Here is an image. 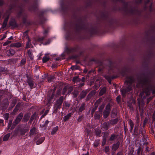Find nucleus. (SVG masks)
<instances>
[{"mask_svg":"<svg viewBox=\"0 0 155 155\" xmlns=\"http://www.w3.org/2000/svg\"><path fill=\"white\" fill-rule=\"evenodd\" d=\"M137 86L138 87H142L143 93H145L147 96L150 94L151 91H152L153 94H155V87L150 83L146 76L138 78Z\"/></svg>","mask_w":155,"mask_h":155,"instance_id":"obj_1","label":"nucleus"},{"mask_svg":"<svg viewBox=\"0 0 155 155\" xmlns=\"http://www.w3.org/2000/svg\"><path fill=\"white\" fill-rule=\"evenodd\" d=\"M134 81V79L133 77L130 76L127 78L125 82L128 85V86L125 88L120 90L121 92V94L123 97H124L126 94L130 92L131 90V84Z\"/></svg>","mask_w":155,"mask_h":155,"instance_id":"obj_2","label":"nucleus"},{"mask_svg":"<svg viewBox=\"0 0 155 155\" xmlns=\"http://www.w3.org/2000/svg\"><path fill=\"white\" fill-rule=\"evenodd\" d=\"M64 97L61 96L58 99H57L54 105V111L57 112L58 109L61 107V105L63 102Z\"/></svg>","mask_w":155,"mask_h":155,"instance_id":"obj_3","label":"nucleus"},{"mask_svg":"<svg viewBox=\"0 0 155 155\" xmlns=\"http://www.w3.org/2000/svg\"><path fill=\"white\" fill-rule=\"evenodd\" d=\"M110 111V105L109 104L106 106L105 110L103 112V115L104 118H106L109 116Z\"/></svg>","mask_w":155,"mask_h":155,"instance_id":"obj_4","label":"nucleus"},{"mask_svg":"<svg viewBox=\"0 0 155 155\" xmlns=\"http://www.w3.org/2000/svg\"><path fill=\"white\" fill-rule=\"evenodd\" d=\"M23 116V114L21 112L17 117L15 120L14 121L13 125L14 126L18 124L21 120Z\"/></svg>","mask_w":155,"mask_h":155,"instance_id":"obj_5","label":"nucleus"},{"mask_svg":"<svg viewBox=\"0 0 155 155\" xmlns=\"http://www.w3.org/2000/svg\"><path fill=\"white\" fill-rule=\"evenodd\" d=\"M110 125V124L109 122H105L101 124V128L106 130L109 129Z\"/></svg>","mask_w":155,"mask_h":155,"instance_id":"obj_6","label":"nucleus"},{"mask_svg":"<svg viewBox=\"0 0 155 155\" xmlns=\"http://www.w3.org/2000/svg\"><path fill=\"white\" fill-rule=\"evenodd\" d=\"M85 108V104L84 103H83L82 104H80V107L78 108V109H77L76 110L78 113H79L82 112Z\"/></svg>","mask_w":155,"mask_h":155,"instance_id":"obj_7","label":"nucleus"},{"mask_svg":"<svg viewBox=\"0 0 155 155\" xmlns=\"http://www.w3.org/2000/svg\"><path fill=\"white\" fill-rule=\"evenodd\" d=\"M15 52V51L13 49H10L6 51V54L7 56H12L14 54Z\"/></svg>","mask_w":155,"mask_h":155,"instance_id":"obj_8","label":"nucleus"},{"mask_svg":"<svg viewBox=\"0 0 155 155\" xmlns=\"http://www.w3.org/2000/svg\"><path fill=\"white\" fill-rule=\"evenodd\" d=\"M30 115V113H28L24 115L22 120L24 122H27L28 120Z\"/></svg>","mask_w":155,"mask_h":155,"instance_id":"obj_9","label":"nucleus"},{"mask_svg":"<svg viewBox=\"0 0 155 155\" xmlns=\"http://www.w3.org/2000/svg\"><path fill=\"white\" fill-rule=\"evenodd\" d=\"M87 91L86 90H84L81 92L79 95V97L80 99H81L84 98L87 94Z\"/></svg>","mask_w":155,"mask_h":155,"instance_id":"obj_10","label":"nucleus"},{"mask_svg":"<svg viewBox=\"0 0 155 155\" xmlns=\"http://www.w3.org/2000/svg\"><path fill=\"white\" fill-rule=\"evenodd\" d=\"M100 91L99 93V95L101 96L105 94L106 92V88L105 87L100 88Z\"/></svg>","mask_w":155,"mask_h":155,"instance_id":"obj_11","label":"nucleus"},{"mask_svg":"<svg viewBox=\"0 0 155 155\" xmlns=\"http://www.w3.org/2000/svg\"><path fill=\"white\" fill-rule=\"evenodd\" d=\"M28 85L32 89L34 85V81L30 78L28 79L27 82Z\"/></svg>","mask_w":155,"mask_h":155,"instance_id":"obj_12","label":"nucleus"},{"mask_svg":"<svg viewBox=\"0 0 155 155\" xmlns=\"http://www.w3.org/2000/svg\"><path fill=\"white\" fill-rule=\"evenodd\" d=\"M9 18V15H8L5 18L3 23L2 27L3 28H5L7 25V22Z\"/></svg>","mask_w":155,"mask_h":155,"instance_id":"obj_13","label":"nucleus"},{"mask_svg":"<svg viewBox=\"0 0 155 155\" xmlns=\"http://www.w3.org/2000/svg\"><path fill=\"white\" fill-rule=\"evenodd\" d=\"M118 136L117 134H113L111 135L110 138L109 140L110 141H113L117 139Z\"/></svg>","mask_w":155,"mask_h":155,"instance_id":"obj_14","label":"nucleus"},{"mask_svg":"<svg viewBox=\"0 0 155 155\" xmlns=\"http://www.w3.org/2000/svg\"><path fill=\"white\" fill-rule=\"evenodd\" d=\"M95 93L96 91H92L89 93L87 97V100L90 99L95 94Z\"/></svg>","mask_w":155,"mask_h":155,"instance_id":"obj_15","label":"nucleus"},{"mask_svg":"<svg viewBox=\"0 0 155 155\" xmlns=\"http://www.w3.org/2000/svg\"><path fill=\"white\" fill-rule=\"evenodd\" d=\"M120 145V142L118 141L116 143L114 144L112 147V149L114 150H116L119 147Z\"/></svg>","mask_w":155,"mask_h":155,"instance_id":"obj_16","label":"nucleus"},{"mask_svg":"<svg viewBox=\"0 0 155 155\" xmlns=\"http://www.w3.org/2000/svg\"><path fill=\"white\" fill-rule=\"evenodd\" d=\"M0 71L1 74H4L8 72V71L5 68L1 67H0Z\"/></svg>","mask_w":155,"mask_h":155,"instance_id":"obj_17","label":"nucleus"},{"mask_svg":"<svg viewBox=\"0 0 155 155\" xmlns=\"http://www.w3.org/2000/svg\"><path fill=\"white\" fill-rule=\"evenodd\" d=\"M37 132V128L35 127H33L31 129L30 131V135H33L34 134Z\"/></svg>","mask_w":155,"mask_h":155,"instance_id":"obj_18","label":"nucleus"},{"mask_svg":"<svg viewBox=\"0 0 155 155\" xmlns=\"http://www.w3.org/2000/svg\"><path fill=\"white\" fill-rule=\"evenodd\" d=\"M143 149L141 147H139L137 150V155H143Z\"/></svg>","mask_w":155,"mask_h":155,"instance_id":"obj_19","label":"nucleus"},{"mask_svg":"<svg viewBox=\"0 0 155 155\" xmlns=\"http://www.w3.org/2000/svg\"><path fill=\"white\" fill-rule=\"evenodd\" d=\"M145 131L144 130V127H141L139 130V134H141L144 137L145 135Z\"/></svg>","mask_w":155,"mask_h":155,"instance_id":"obj_20","label":"nucleus"},{"mask_svg":"<svg viewBox=\"0 0 155 155\" xmlns=\"http://www.w3.org/2000/svg\"><path fill=\"white\" fill-rule=\"evenodd\" d=\"M45 137H42L39 139L36 142L37 145H39L41 143L45 140Z\"/></svg>","mask_w":155,"mask_h":155,"instance_id":"obj_21","label":"nucleus"},{"mask_svg":"<svg viewBox=\"0 0 155 155\" xmlns=\"http://www.w3.org/2000/svg\"><path fill=\"white\" fill-rule=\"evenodd\" d=\"M129 123L130 127V131L131 132L134 127V124L133 121L130 119V120Z\"/></svg>","mask_w":155,"mask_h":155,"instance_id":"obj_22","label":"nucleus"},{"mask_svg":"<svg viewBox=\"0 0 155 155\" xmlns=\"http://www.w3.org/2000/svg\"><path fill=\"white\" fill-rule=\"evenodd\" d=\"M50 58L47 56V55L46 54L43 58L42 61L44 63H46L47 61H48L50 59Z\"/></svg>","mask_w":155,"mask_h":155,"instance_id":"obj_23","label":"nucleus"},{"mask_svg":"<svg viewBox=\"0 0 155 155\" xmlns=\"http://www.w3.org/2000/svg\"><path fill=\"white\" fill-rule=\"evenodd\" d=\"M118 122V119L116 118L110 121V124H114L117 123Z\"/></svg>","mask_w":155,"mask_h":155,"instance_id":"obj_24","label":"nucleus"},{"mask_svg":"<svg viewBox=\"0 0 155 155\" xmlns=\"http://www.w3.org/2000/svg\"><path fill=\"white\" fill-rule=\"evenodd\" d=\"M28 131V130L26 129H22L20 131V134L21 135H24L25 133Z\"/></svg>","mask_w":155,"mask_h":155,"instance_id":"obj_25","label":"nucleus"},{"mask_svg":"<svg viewBox=\"0 0 155 155\" xmlns=\"http://www.w3.org/2000/svg\"><path fill=\"white\" fill-rule=\"evenodd\" d=\"M58 126H56V127H54L53 129L51 131V134L52 135H53V134H55V133L58 130Z\"/></svg>","mask_w":155,"mask_h":155,"instance_id":"obj_26","label":"nucleus"},{"mask_svg":"<svg viewBox=\"0 0 155 155\" xmlns=\"http://www.w3.org/2000/svg\"><path fill=\"white\" fill-rule=\"evenodd\" d=\"M54 77L53 76H50L47 78L48 81L49 82H51L53 81Z\"/></svg>","mask_w":155,"mask_h":155,"instance_id":"obj_27","label":"nucleus"},{"mask_svg":"<svg viewBox=\"0 0 155 155\" xmlns=\"http://www.w3.org/2000/svg\"><path fill=\"white\" fill-rule=\"evenodd\" d=\"M10 136V133H8L7 134L5 135L3 137V141H6L7 140L9 137Z\"/></svg>","mask_w":155,"mask_h":155,"instance_id":"obj_28","label":"nucleus"},{"mask_svg":"<svg viewBox=\"0 0 155 155\" xmlns=\"http://www.w3.org/2000/svg\"><path fill=\"white\" fill-rule=\"evenodd\" d=\"M12 46L17 48H19L21 46V45L20 42H17L12 44Z\"/></svg>","mask_w":155,"mask_h":155,"instance_id":"obj_29","label":"nucleus"},{"mask_svg":"<svg viewBox=\"0 0 155 155\" xmlns=\"http://www.w3.org/2000/svg\"><path fill=\"white\" fill-rule=\"evenodd\" d=\"M71 114L69 113L68 115L65 116L64 117V121H66L68 120L69 118L71 117Z\"/></svg>","mask_w":155,"mask_h":155,"instance_id":"obj_30","label":"nucleus"},{"mask_svg":"<svg viewBox=\"0 0 155 155\" xmlns=\"http://www.w3.org/2000/svg\"><path fill=\"white\" fill-rule=\"evenodd\" d=\"M100 140H96L93 144L94 146L95 147H97L99 144Z\"/></svg>","mask_w":155,"mask_h":155,"instance_id":"obj_31","label":"nucleus"},{"mask_svg":"<svg viewBox=\"0 0 155 155\" xmlns=\"http://www.w3.org/2000/svg\"><path fill=\"white\" fill-rule=\"evenodd\" d=\"M101 116L100 114L96 113L94 115V118L95 120H99L100 119Z\"/></svg>","mask_w":155,"mask_h":155,"instance_id":"obj_32","label":"nucleus"},{"mask_svg":"<svg viewBox=\"0 0 155 155\" xmlns=\"http://www.w3.org/2000/svg\"><path fill=\"white\" fill-rule=\"evenodd\" d=\"M27 37L28 38V41L26 45V48H30L31 46V44L30 43V42L31 41V40L28 36H27Z\"/></svg>","mask_w":155,"mask_h":155,"instance_id":"obj_33","label":"nucleus"},{"mask_svg":"<svg viewBox=\"0 0 155 155\" xmlns=\"http://www.w3.org/2000/svg\"><path fill=\"white\" fill-rule=\"evenodd\" d=\"M9 25L12 27H15L16 25L15 22L14 21H11L9 22Z\"/></svg>","mask_w":155,"mask_h":155,"instance_id":"obj_34","label":"nucleus"},{"mask_svg":"<svg viewBox=\"0 0 155 155\" xmlns=\"http://www.w3.org/2000/svg\"><path fill=\"white\" fill-rule=\"evenodd\" d=\"M20 105L21 104L20 103H18L16 106L14 110L15 111H18L19 109Z\"/></svg>","mask_w":155,"mask_h":155,"instance_id":"obj_35","label":"nucleus"},{"mask_svg":"<svg viewBox=\"0 0 155 155\" xmlns=\"http://www.w3.org/2000/svg\"><path fill=\"white\" fill-rule=\"evenodd\" d=\"M97 136L101 134V130L98 129H95L94 130Z\"/></svg>","mask_w":155,"mask_h":155,"instance_id":"obj_36","label":"nucleus"},{"mask_svg":"<svg viewBox=\"0 0 155 155\" xmlns=\"http://www.w3.org/2000/svg\"><path fill=\"white\" fill-rule=\"evenodd\" d=\"M26 59L25 58H23L21 61V64L22 65L25 64L26 62Z\"/></svg>","mask_w":155,"mask_h":155,"instance_id":"obj_37","label":"nucleus"},{"mask_svg":"<svg viewBox=\"0 0 155 155\" xmlns=\"http://www.w3.org/2000/svg\"><path fill=\"white\" fill-rule=\"evenodd\" d=\"M78 94V92L77 90H75L73 92V94L74 97H76Z\"/></svg>","mask_w":155,"mask_h":155,"instance_id":"obj_38","label":"nucleus"},{"mask_svg":"<svg viewBox=\"0 0 155 155\" xmlns=\"http://www.w3.org/2000/svg\"><path fill=\"white\" fill-rule=\"evenodd\" d=\"M28 54L29 57L31 59H33L32 54L31 51L29 50L28 51Z\"/></svg>","mask_w":155,"mask_h":155,"instance_id":"obj_39","label":"nucleus"},{"mask_svg":"<svg viewBox=\"0 0 155 155\" xmlns=\"http://www.w3.org/2000/svg\"><path fill=\"white\" fill-rule=\"evenodd\" d=\"M36 116V113H34L31 116L30 120H29V122L30 123H31L33 120L34 118H35V116Z\"/></svg>","mask_w":155,"mask_h":155,"instance_id":"obj_40","label":"nucleus"},{"mask_svg":"<svg viewBox=\"0 0 155 155\" xmlns=\"http://www.w3.org/2000/svg\"><path fill=\"white\" fill-rule=\"evenodd\" d=\"M49 122V121L48 120H47L45 121V123L43 124H40V126L41 127H46Z\"/></svg>","mask_w":155,"mask_h":155,"instance_id":"obj_41","label":"nucleus"},{"mask_svg":"<svg viewBox=\"0 0 155 155\" xmlns=\"http://www.w3.org/2000/svg\"><path fill=\"white\" fill-rule=\"evenodd\" d=\"M19 131V129H15L14 132V134L13 135V136H16L17 135H18Z\"/></svg>","mask_w":155,"mask_h":155,"instance_id":"obj_42","label":"nucleus"},{"mask_svg":"<svg viewBox=\"0 0 155 155\" xmlns=\"http://www.w3.org/2000/svg\"><path fill=\"white\" fill-rule=\"evenodd\" d=\"M12 120H9L8 123V127L7 130H8L10 128V127H11V126L12 125Z\"/></svg>","mask_w":155,"mask_h":155,"instance_id":"obj_43","label":"nucleus"},{"mask_svg":"<svg viewBox=\"0 0 155 155\" xmlns=\"http://www.w3.org/2000/svg\"><path fill=\"white\" fill-rule=\"evenodd\" d=\"M77 48L76 47H74L73 48H70L69 49V51L70 52H75L77 51Z\"/></svg>","mask_w":155,"mask_h":155,"instance_id":"obj_44","label":"nucleus"},{"mask_svg":"<svg viewBox=\"0 0 155 155\" xmlns=\"http://www.w3.org/2000/svg\"><path fill=\"white\" fill-rule=\"evenodd\" d=\"M73 87L72 86L70 87H69L68 88V94H70L71 91H73Z\"/></svg>","mask_w":155,"mask_h":155,"instance_id":"obj_45","label":"nucleus"},{"mask_svg":"<svg viewBox=\"0 0 155 155\" xmlns=\"http://www.w3.org/2000/svg\"><path fill=\"white\" fill-rule=\"evenodd\" d=\"M105 106V104H102L98 108L100 111H101L104 108Z\"/></svg>","mask_w":155,"mask_h":155,"instance_id":"obj_46","label":"nucleus"},{"mask_svg":"<svg viewBox=\"0 0 155 155\" xmlns=\"http://www.w3.org/2000/svg\"><path fill=\"white\" fill-rule=\"evenodd\" d=\"M9 114L8 113H6L4 116V118L5 120H7L8 119Z\"/></svg>","mask_w":155,"mask_h":155,"instance_id":"obj_47","label":"nucleus"},{"mask_svg":"<svg viewBox=\"0 0 155 155\" xmlns=\"http://www.w3.org/2000/svg\"><path fill=\"white\" fill-rule=\"evenodd\" d=\"M49 111V110H46L45 112V113L44 114H43L41 116V117H44L48 113Z\"/></svg>","mask_w":155,"mask_h":155,"instance_id":"obj_48","label":"nucleus"},{"mask_svg":"<svg viewBox=\"0 0 155 155\" xmlns=\"http://www.w3.org/2000/svg\"><path fill=\"white\" fill-rule=\"evenodd\" d=\"M11 41H6L3 44L4 46H6L8 45L9 44L11 43Z\"/></svg>","mask_w":155,"mask_h":155,"instance_id":"obj_49","label":"nucleus"},{"mask_svg":"<svg viewBox=\"0 0 155 155\" xmlns=\"http://www.w3.org/2000/svg\"><path fill=\"white\" fill-rule=\"evenodd\" d=\"M116 116V113L113 112V111H112L111 112V116L113 118H114V117H115Z\"/></svg>","mask_w":155,"mask_h":155,"instance_id":"obj_50","label":"nucleus"},{"mask_svg":"<svg viewBox=\"0 0 155 155\" xmlns=\"http://www.w3.org/2000/svg\"><path fill=\"white\" fill-rule=\"evenodd\" d=\"M110 150L109 147L108 146L106 147L104 149V151L105 152H107L109 151Z\"/></svg>","mask_w":155,"mask_h":155,"instance_id":"obj_51","label":"nucleus"},{"mask_svg":"<svg viewBox=\"0 0 155 155\" xmlns=\"http://www.w3.org/2000/svg\"><path fill=\"white\" fill-rule=\"evenodd\" d=\"M83 116H81L79 117L77 120L78 122H80L83 119Z\"/></svg>","mask_w":155,"mask_h":155,"instance_id":"obj_52","label":"nucleus"},{"mask_svg":"<svg viewBox=\"0 0 155 155\" xmlns=\"http://www.w3.org/2000/svg\"><path fill=\"white\" fill-rule=\"evenodd\" d=\"M102 101V98H100L96 101V103H97V104H100Z\"/></svg>","mask_w":155,"mask_h":155,"instance_id":"obj_53","label":"nucleus"},{"mask_svg":"<svg viewBox=\"0 0 155 155\" xmlns=\"http://www.w3.org/2000/svg\"><path fill=\"white\" fill-rule=\"evenodd\" d=\"M120 95H119L117 96L116 97V100L119 103L120 102Z\"/></svg>","mask_w":155,"mask_h":155,"instance_id":"obj_54","label":"nucleus"},{"mask_svg":"<svg viewBox=\"0 0 155 155\" xmlns=\"http://www.w3.org/2000/svg\"><path fill=\"white\" fill-rule=\"evenodd\" d=\"M138 129V127L137 126H135L134 129V133L135 134H137V130Z\"/></svg>","mask_w":155,"mask_h":155,"instance_id":"obj_55","label":"nucleus"},{"mask_svg":"<svg viewBox=\"0 0 155 155\" xmlns=\"http://www.w3.org/2000/svg\"><path fill=\"white\" fill-rule=\"evenodd\" d=\"M68 90V88L66 87H64L63 89V94L65 93Z\"/></svg>","mask_w":155,"mask_h":155,"instance_id":"obj_56","label":"nucleus"},{"mask_svg":"<svg viewBox=\"0 0 155 155\" xmlns=\"http://www.w3.org/2000/svg\"><path fill=\"white\" fill-rule=\"evenodd\" d=\"M44 38H45L44 37L39 38L38 39L37 41L38 42H41L43 40Z\"/></svg>","mask_w":155,"mask_h":155,"instance_id":"obj_57","label":"nucleus"},{"mask_svg":"<svg viewBox=\"0 0 155 155\" xmlns=\"http://www.w3.org/2000/svg\"><path fill=\"white\" fill-rule=\"evenodd\" d=\"M152 119L153 121H155V111H154L153 114Z\"/></svg>","mask_w":155,"mask_h":155,"instance_id":"obj_58","label":"nucleus"},{"mask_svg":"<svg viewBox=\"0 0 155 155\" xmlns=\"http://www.w3.org/2000/svg\"><path fill=\"white\" fill-rule=\"evenodd\" d=\"M54 97V93L53 92L52 94L51 97H50V98L49 99V100L50 101Z\"/></svg>","mask_w":155,"mask_h":155,"instance_id":"obj_59","label":"nucleus"},{"mask_svg":"<svg viewBox=\"0 0 155 155\" xmlns=\"http://www.w3.org/2000/svg\"><path fill=\"white\" fill-rule=\"evenodd\" d=\"M28 30H27L23 33V35L25 36H27L28 32Z\"/></svg>","mask_w":155,"mask_h":155,"instance_id":"obj_60","label":"nucleus"},{"mask_svg":"<svg viewBox=\"0 0 155 155\" xmlns=\"http://www.w3.org/2000/svg\"><path fill=\"white\" fill-rule=\"evenodd\" d=\"M78 77H75L73 78L72 81L73 82H75L76 80L78 79Z\"/></svg>","mask_w":155,"mask_h":155,"instance_id":"obj_61","label":"nucleus"},{"mask_svg":"<svg viewBox=\"0 0 155 155\" xmlns=\"http://www.w3.org/2000/svg\"><path fill=\"white\" fill-rule=\"evenodd\" d=\"M4 2L3 0H0V6H2L4 4Z\"/></svg>","mask_w":155,"mask_h":155,"instance_id":"obj_62","label":"nucleus"},{"mask_svg":"<svg viewBox=\"0 0 155 155\" xmlns=\"http://www.w3.org/2000/svg\"><path fill=\"white\" fill-rule=\"evenodd\" d=\"M65 105L66 107H69L70 106V104L67 102H66L65 103Z\"/></svg>","mask_w":155,"mask_h":155,"instance_id":"obj_63","label":"nucleus"},{"mask_svg":"<svg viewBox=\"0 0 155 155\" xmlns=\"http://www.w3.org/2000/svg\"><path fill=\"white\" fill-rule=\"evenodd\" d=\"M48 30L47 29H45L44 30V34H45L47 33L48 32Z\"/></svg>","mask_w":155,"mask_h":155,"instance_id":"obj_64","label":"nucleus"}]
</instances>
